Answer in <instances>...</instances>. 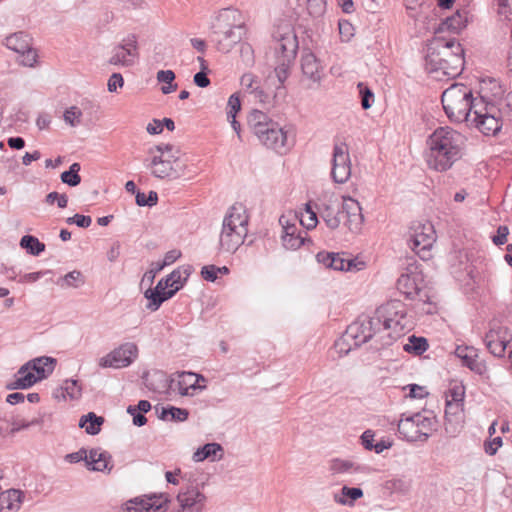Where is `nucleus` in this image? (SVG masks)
<instances>
[{"label": "nucleus", "instance_id": "f257e3e1", "mask_svg": "<svg viewBox=\"0 0 512 512\" xmlns=\"http://www.w3.org/2000/svg\"><path fill=\"white\" fill-rule=\"evenodd\" d=\"M464 136L451 127H439L426 141L425 161L438 172L449 170L463 154Z\"/></svg>", "mask_w": 512, "mask_h": 512}, {"label": "nucleus", "instance_id": "f03ea898", "mask_svg": "<svg viewBox=\"0 0 512 512\" xmlns=\"http://www.w3.org/2000/svg\"><path fill=\"white\" fill-rule=\"evenodd\" d=\"M464 49L455 38L435 34L427 47L425 69L436 78L455 77L464 68Z\"/></svg>", "mask_w": 512, "mask_h": 512}, {"label": "nucleus", "instance_id": "7ed1b4c3", "mask_svg": "<svg viewBox=\"0 0 512 512\" xmlns=\"http://www.w3.org/2000/svg\"><path fill=\"white\" fill-rule=\"evenodd\" d=\"M212 34L221 52H229L245 34V20L240 10L225 8L220 10L212 22Z\"/></svg>", "mask_w": 512, "mask_h": 512}, {"label": "nucleus", "instance_id": "20e7f679", "mask_svg": "<svg viewBox=\"0 0 512 512\" xmlns=\"http://www.w3.org/2000/svg\"><path fill=\"white\" fill-rule=\"evenodd\" d=\"M173 150L172 145L163 143L147 150L143 164L153 177L173 181L184 175L185 165Z\"/></svg>", "mask_w": 512, "mask_h": 512}, {"label": "nucleus", "instance_id": "39448f33", "mask_svg": "<svg viewBox=\"0 0 512 512\" xmlns=\"http://www.w3.org/2000/svg\"><path fill=\"white\" fill-rule=\"evenodd\" d=\"M247 124L251 132L265 147L278 153L289 150L287 132L265 112L253 109L247 117Z\"/></svg>", "mask_w": 512, "mask_h": 512}, {"label": "nucleus", "instance_id": "423d86ee", "mask_svg": "<svg viewBox=\"0 0 512 512\" xmlns=\"http://www.w3.org/2000/svg\"><path fill=\"white\" fill-rule=\"evenodd\" d=\"M248 222L246 207L242 203L232 205L223 219L219 249L223 252H235L247 236Z\"/></svg>", "mask_w": 512, "mask_h": 512}, {"label": "nucleus", "instance_id": "0eeeda50", "mask_svg": "<svg viewBox=\"0 0 512 512\" xmlns=\"http://www.w3.org/2000/svg\"><path fill=\"white\" fill-rule=\"evenodd\" d=\"M200 381L205 382V378L193 372H181L176 378L168 377L163 372H156L147 386L155 392L168 396L175 393L180 396H194L197 391L206 388L205 385H200Z\"/></svg>", "mask_w": 512, "mask_h": 512}, {"label": "nucleus", "instance_id": "6e6552de", "mask_svg": "<svg viewBox=\"0 0 512 512\" xmlns=\"http://www.w3.org/2000/svg\"><path fill=\"white\" fill-rule=\"evenodd\" d=\"M479 98H473L472 90L464 84L455 83L447 88L441 97L444 111L453 122H468L473 114L474 104Z\"/></svg>", "mask_w": 512, "mask_h": 512}, {"label": "nucleus", "instance_id": "1a4fd4ad", "mask_svg": "<svg viewBox=\"0 0 512 512\" xmlns=\"http://www.w3.org/2000/svg\"><path fill=\"white\" fill-rule=\"evenodd\" d=\"M55 360L50 357H39L33 359L23 366L14 374L13 379L6 383V389L18 390L28 389L36 382L46 378L52 373Z\"/></svg>", "mask_w": 512, "mask_h": 512}, {"label": "nucleus", "instance_id": "9d476101", "mask_svg": "<svg viewBox=\"0 0 512 512\" xmlns=\"http://www.w3.org/2000/svg\"><path fill=\"white\" fill-rule=\"evenodd\" d=\"M380 329V320L374 316L359 319L348 326L344 335L336 342L340 354H348L354 347L368 342Z\"/></svg>", "mask_w": 512, "mask_h": 512}, {"label": "nucleus", "instance_id": "9b49d317", "mask_svg": "<svg viewBox=\"0 0 512 512\" xmlns=\"http://www.w3.org/2000/svg\"><path fill=\"white\" fill-rule=\"evenodd\" d=\"M188 275L186 270L182 272L180 269H175L165 278L161 279L154 289H147L144 293L145 298L148 300L146 309L151 312L158 310L163 302L173 297L183 287Z\"/></svg>", "mask_w": 512, "mask_h": 512}, {"label": "nucleus", "instance_id": "f8f14e48", "mask_svg": "<svg viewBox=\"0 0 512 512\" xmlns=\"http://www.w3.org/2000/svg\"><path fill=\"white\" fill-rule=\"evenodd\" d=\"M467 123L474 125L485 135H495L502 127L500 110L480 97L474 104L473 114Z\"/></svg>", "mask_w": 512, "mask_h": 512}, {"label": "nucleus", "instance_id": "ddd939ff", "mask_svg": "<svg viewBox=\"0 0 512 512\" xmlns=\"http://www.w3.org/2000/svg\"><path fill=\"white\" fill-rule=\"evenodd\" d=\"M375 318L380 320V327L401 333L411 327L407 316V307L400 300H390L376 310Z\"/></svg>", "mask_w": 512, "mask_h": 512}, {"label": "nucleus", "instance_id": "4468645a", "mask_svg": "<svg viewBox=\"0 0 512 512\" xmlns=\"http://www.w3.org/2000/svg\"><path fill=\"white\" fill-rule=\"evenodd\" d=\"M436 241V232L430 222L414 223L409 230L408 246L421 259L431 258V249Z\"/></svg>", "mask_w": 512, "mask_h": 512}, {"label": "nucleus", "instance_id": "2eb2a0df", "mask_svg": "<svg viewBox=\"0 0 512 512\" xmlns=\"http://www.w3.org/2000/svg\"><path fill=\"white\" fill-rule=\"evenodd\" d=\"M434 427V419L422 413L402 417L398 423V432L407 441H425Z\"/></svg>", "mask_w": 512, "mask_h": 512}, {"label": "nucleus", "instance_id": "dca6fc26", "mask_svg": "<svg viewBox=\"0 0 512 512\" xmlns=\"http://www.w3.org/2000/svg\"><path fill=\"white\" fill-rule=\"evenodd\" d=\"M138 58L137 36L135 34H128L112 48L108 63L115 67L128 68L134 66Z\"/></svg>", "mask_w": 512, "mask_h": 512}, {"label": "nucleus", "instance_id": "f3484780", "mask_svg": "<svg viewBox=\"0 0 512 512\" xmlns=\"http://www.w3.org/2000/svg\"><path fill=\"white\" fill-rule=\"evenodd\" d=\"M138 356V347L135 343L127 342L113 349L105 356L99 358L101 368H124L129 366Z\"/></svg>", "mask_w": 512, "mask_h": 512}, {"label": "nucleus", "instance_id": "a211bd4d", "mask_svg": "<svg viewBox=\"0 0 512 512\" xmlns=\"http://www.w3.org/2000/svg\"><path fill=\"white\" fill-rule=\"evenodd\" d=\"M328 471L333 476H345L353 482L369 475L371 468L350 459L333 458L328 462Z\"/></svg>", "mask_w": 512, "mask_h": 512}, {"label": "nucleus", "instance_id": "6ab92c4d", "mask_svg": "<svg viewBox=\"0 0 512 512\" xmlns=\"http://www.w3.org/2000/svg\"><path fill=\"white\" fill-rule=\"evenodd\" d=\"M5 45L18 54V62L23 66L32 67L36 63L37 54L31 47L30 38L23 32L6 37Z\"/></svg>", "mask_w": 512, "mask_h": 512}, {"label": "nucleus", "instance_id": "aec40b11", "mask_svg": "<svg viewBox=\"0 0 512 512\" xmlns=\"http://www.w3.org/2000/svg\"><path fill=\"white\" fill-rule=\"evenodd\" d=\"M331 175L336 183H346L351 176V161L348 147L345 143L334 145Z\"/></svg>", "mask_w": 512, "mask_h": 512}, {"label": "nucleus", "instance_id": "412c9836", "mask_svg": "<svg viewBox=\"0 0 512 512\" xmlns=\"http://www.w3.org/2000/svg\"><path fill=\"white\" fill-rule=\"evenodd\" d=\"M342 210L344 225L353 233H359L364 224V215L360 203L350 196L342 197Z\"/></svg>", "mask_w": 512, "mask_h": 512}, {"label": "nucleus", "instance_id": "4be33fe9", "mask_svg": "<svg viewBox=\"0 0 512 512\" xmlns=\"http://www.w3.org/2000/svg\"><path fill=\"white\" fill-rule=\"evenodd\" d=\"M511 338L507 327L495 326L486 334L485 342L488 350L494 356L501 357L504 355Z\"/></svg>", "mask_w": 512, "mask_h": 512}, {"label": "nucleus", "instance_id": "5701e85b", "mask_svg": "<svg viewBox=\"0 0 512 512\" xmlns=\"http://www.w3.org/2000/svg\"><path fill=\"white\" fill-rule=\"evenodd\" d=\"M206 497L196 488H188L177 495L179 508L175 512H202Z\"/></svg>", "mask_w": 512, "mask_h": 512}, {"label": "nucleus", "instance_id": "b1692460", "mask_svg": "<svg viewBox=\"0 0 512 512\" xmlns=\"http://www.w3.org/2000/svg\"><path fill=\"white\" fill-rule=\"evenodd\" d=\"M465 424V411L464 405L459 404H446L445 405V432L451 436L456 437Z\"/></svg>", "mask_w": 512, "mask_h": 512}, {"label": "nucleus", "instance_id": "393cba45", "mask_svg": "<svg viewBox=\"0 0 512 512\" xmlns=\"http://www.w3.org/2000/svg\"><path fill=\"white\" fill-rule=\"evenodd\" d=\"M296 220L297 217L294 218V222H290L284 216L279 219L283 227L282 243L286 249L296 250L304 244L305 237L298 231Z\"/></svg>", "mask_w": 512, "mask_h": 512}, {"label": "nucleus", "instance_id": "a878e982", "mask_svg": "<svg viewBox=\"0 0 512 512\" xmlns=\"http://www.w3.org/2000/svg\"><path fill=\"white\" fill-rule=\"evenodd\" d=\"M298 48L297 39L292 31H288L281 35L275 46L277 59L284 61H294Z\"/></svg>", "mask_w": 512, "mask_h": 512}, {"label": "nucleus", "instance_id": "bb28decb", "mask_svg": "<svg viewBox=\"0 0 512 512\" xmlns=\"http://www.w3.org/2000/svg\"><path fill=\"white\" fill-rule=\"evenodd\" d=\"M164 503L162 497L135 498L126 502L123 512H159Z\"/></svg>", "mask_w": 512, "mask_h": 512}, {"label": "nucleus", "instance_id": "cd10ccee", "mask_svg": "<svg viewBox=\"0 0 512 512\" xmlns=\"http://www.w3.org/2000/svg\"><path fill=\"white\" fill-rule=\"evenodd\" d=\"M86 466L92 471L110 473L113 468L111 455L100 448L91 449Z\"/></svg>", "mask_w": 512, "mask_h": 512}, {"label": "nucleus", "instance_id": "c85d7f7f", "mask_svg": "<svg viewBox=\"0 0 512 512\" xmlns=\"http://www.w3.org/2000/svg\"><path fill=\"white\" fill-rule=\"evenodd\" d=\"M455 355L460 358L465 366L472 371L482 374L485 366L478 360L477 350L469 346H458Z\"/></svg>", "mask_w": 512, "mask_h": 512}, {"label": "nucleus", "instance_id": "c756f323", "mask_svg": "<svg viewBox=\"0 0 512 512\" xmlns=\"http://www.w3.org/2000/svg\"><path fill=\"white\" fill-rule=\"evenodd\" d=\"M468 22V13L466 11H457L454 15L446 18V20L439 25L435 34L439 35L445 31H451L458 34L466 28Z\"/></svg>", "mask_w": 512, "mask_h": 512}, {"label": "nucleus", "instance_id": "7c9ffc66", "mask_svg": "<svg viewBox=\"0 0 512 512\" xmlns=\"http://www.w3.org/2000/svg\"><path fill=\"white\" fill-rule=\"evenodd\" d=\"M301 69L304 76L313 82L321 78V67L314 54L308 52L301 57Z\"/></svg>", "mask_w": 512, "mask_h": 512}, {"label": "nucleus", "instance_id": "2f4dec72", "mask_svg": "<svg viewBox=\"0 0 512 512\" xmlns=\"http://www.w3.org/2000/svg\"><path fill=\"white\" fill-rule=\"evenodd\" d=\"M223 448L218 443H208L203 447L198 448L193 454V460L195 462H201L205 459H210L211 461L220 460L223 457Z\"/></svg>", "mask_w": 512, "mask_h": 512}, {"label": "nucleus", "instance_id": "473e14b6", "mask_svg": "<svg viewBox=\"0 0 512 512\" xmlns=\"http://www.w3.org/2000/svg\"><path fill=\"white\" fill-rule=\"evenodd\" d=\"M361 497H363L361 488L343 486L339 492L333 495V500L340 505L352 506Z\"/></svg>", "mask_w": 512, "mask_h": 512}, {"label": "nucleus", "instance_id": "72a5a7b5", "mask_svg": "<svg viewBox=\"0 0 512 512\" xmlns=\"http://www.w3.org/2000/svg\"><path fill=\"white\" fill-rule=\"evenodd\" d=\"M104 419L93 412L83 415L79 420V427L84 428L87 434L96 435L101 430Z\"/></svg>", "mask_w": 512, "mask_h": 512}, {"label": "nucleus", "instance_id": "f704fd0d", "mask_svg": "<svg viewBox=\"0 0 512 512\" xmlns=\"http://www.w3.org/2000/svg\"><path fill=\"white\" fill-rule=\"evenodd\" d=\"M22 498L23 493L20 490L10 489L1 494L0 501L3 508L15 512L20 509Z\"/></svg>", "mask_w": 512, "mask_h": 512}, {"label": "nucleus", "instance_id": "c9c22d12", "mask_svg": "<svg viewBox=\"0 0 512 512\" xmlns=\"http://www.w3.org/2000/svg\"><path fill=\"white\" fill-rule=\"evenodd\" d=\"M446 404L464 405L465 386L458 381H452L445 392Z\"/></svg>", "mask_w": 512, "mask_h": 512}, {"label": "nucleus", "instance_id": "e433bc0d", "mask_svg": "<svg viewBox=\"0 0 512 512\" xmlns=\"http://www.w3.org/2000/svg\"><path fill=\"white\" fill-rule=\"evenodd\" d=\"M397 288L398 290L406 295L407 297L411 298L415 294H417L419 288L416 281V277L414 275L410 274H402L398 280H397Z\"/></svg>", "mask_w": 512, "mask_h": 512}, {"label": "nucleus", "instance_id": "4c0bfd02", "mask_svg": "<svg viewBox=\"0 0 512 512\" xmlns=\"http://www.w3.org/2000/svg\"><path fill=\"white\" fill-rule=\"evenodd\" d=\"M300 6H304L308 14L314 18L322 17L327 8V0H297Z\"/></svg>", "mask_w": 512, "mask_h": 512}, {"label": "nucleus", "instance_id": "58836bf2", "mask_svg": "<svg viewBox=\"0 0 512 512\" xmlns=\"http://www.w3.org/2000/svg\"><path fill=\"white\" fill-rule=\"evenodd\" d=\"M188 416V410L170 406L167 408H162L159 418L165 421L170 420L175 422H184L188 419Z\"/></svg>", "mask_w": 512, "mask_h": 512}, {"label": "nucleus", "instance_id": "ea45409f", "mask_svg": "<svg viewBox=\"0 0 512 512\" xmlns=\"http://www.w3.org/2000/svg\"><path fill=\"white\" fill-rule=\"evenodd\" d=\"M20 246L33 256H38L45 250V244L32 235L23 236L20 240Z\"/></svg>", "mask_w": 512, "mask_h": 512}, {"label": "nucleus", "instance_id": "a19ab883", "mask_svg": "<svg viewBox=\"0 0 512 512\" xmlns=\"http://www.w3.org/2000/svg\"><path fill=\"white\" fill-rule=\"evenodd\" d=\"M428 348L427 340L423 337L410 336L407 343L404 344L403 349L406 352L421 355Z\"/></svg>", "mask_w": 512, "mask_h": 512}, {"label": "nucleus", "instance_id": "79ce46f5", "mask_svg": "<svg viewBox=\"0 0 512 512\" xmlns=\"http://www.w3.org/2000/svg\"><path fill=\"white\" fill-rule=\"evenodd\" d=\"M81 169V166L79 163H73L69 170L64 171L60 179L64 184H67L68 186L75 187L80 184L81 177L79 175V171Z\"/></svg>", "mask_w": 512, "mask_h": 512}, {"label": "nucleus", "instance_id": "37998d69", "mask_svg": "<svg viewBox=\"0 0 512 512\" xmlns=\"http://www.w3.org/2000/svg\"><path fill=\"white\" fill-rule=\"evenodd\" d=\"M83 112L78 106H70L65 109L63 113L64 122L70 127H77L81 125Z\"/></svg>", "mask_w": 512, "mask_h": 512}, {"label": "nucleus", "instance_id": "c03bdc74", "mask_svg": "<svg viewBox=\"0 0 512 512\" xmlns=\"http://www.w3.org/2000/svg\"><path fill=\"white\" fill-rule=\"evenodd\" d=\"M386 488L393 493L406 494L410 491L411 483L404 478H393L386 482Z\"/></svg>", "mask_w": 512, "mask_h": 512}, {"label": "nucleus", "instance_id": "a18cd8bd", "mask_svg": "<svg viewBox=\"0 0 512 512\" xmlns=\"http://www.w3.org/2000/svg\"><path fill=\"white\" fill-rule=\"evenodd\" d=\"M333 265H331V269L337 271H352L357 269L356 263L354 260L345 259L340 254L335 253L333 258Z\"/></svg>", "mask_w": 512, "mask_h": 512}, {"label": "nucleus", "instance_id": "49530a36", "mask_svg": "<svg viewBox=\"0 0 512 512\" xmlns=\"http://www.w3.org/2000/svg\"><path fill=\"white\" fill-rule=\"evenodd\" d=\"M300 224L304 226L306 229H313L317 225V215L316 213L311 209L309 204H306V208L303 212L300 214Z\"/></svg>", "mask_w": 512, "mask_h": 512}, {"label": "nucleus", "instance_id": "de8ad7c7", "mask_svg": "<svg viewBox=\"0 0 512 512\" xmlns=\"http://www.w3.org/2000/svg\"><path fill=\"white\" fill-rule=\"evenodd\" d=\"M321 217L323 218L326 225L333 230L338 228L341 223L338 213H336L330 207H325V209L321 212Z\"/></svg>", "mask_w": 512, "mask_h": 512}, {"label": "nucleus", "instance_id": "09e8293b", "mask_svg": "<svg viewBox=\"0 0 512 512\" xmlns=\"http://www.w3.org/2000/svg\"><path fill=\"white\" fill-rule=\"evenodd\" d=\"M135 200L138 206L151 207L157 204L158 194L155 191H150L149 194L146 195L143 192L137 191Z\"/></svg>", "mask_w": 512, "mask_h": 512}, {"label": "nucleus", "instance_id": "8fccbe9b", "mask_svg": "<svg viewBox=\"0 0 512 512\" xmlns=\"http://www.w3.org/2000/svg\"><path fill=\"white\" fill-rule=\"evenodd\" d=\"M358 89L361 95V106L363 109L367 110L372 106V103L374 101V94L363 83L358 84Z\"/></svg>", "mask_w": 512, "mask_h": 512}, {"label": "nucleus", "instance_id": "3c124183", "mask_svg": "<svg viewBox=\"0 0 512 512\" xmlns=\"http://www.w3.org/2000/svg\"><path fill=\"white\" fill-rule=\"evenodd\" d=\"M63 281L68 287L77 288L84 284L85 279L80 271L74 270L67 273L64 276Z\"/></svg>", "mask_w": 512, "mask_h": 512}, {"label": "nucleus", "instance_id": "603ef678", "mask_svg": "<svg viewBox=\"0 0 512 512\" xmlns=\"http://www.w3.org/2000/svg\"><path fill=\"white\" fill-rule=\"evenodd\" d=\"M293 61H284V59H278V65L275 68V73L280 84H283L289 75V68Z\"/></svg>", "mask_w": 512, "mask_h": 512}, {"label": "nucleus", "instance_id": "864d4df0", "mask_svg": "<svg viewBox=\"0 0 512 512\" xmlns=\"http://www.w3.org/2000/svg\"><path fill=\"white\" fill-rule=\"evenodd\" d=\"M63 389L71 399H77L81 395V387L77 380H66Z\"/></svg>", "mask_w": 512, "mask_h": 512}, {"label": "nucleus", "instance_id": "5fc2aeb1", "mask_svg": "<svg viewBox=\"0 0 512 512\" xmlns=\"http://www.w3.org/2000/svg\"><path fill=\"white\" fill-rule=\"evenodd\" d=\"M227 118L230 119V118H235L236 117V114L240 111L241 109V102H240V99L238 97V95L235 93V94H232L229 99H228V103H227Z\"/></svg>", "mask_w": 512, "mask_h": 512}, {"label": "nucleus", "instance_id": "6e6d98bb", "mask_svg": "<svg viewBox=\"0 0 512 512\" xmlns=\"http://www.w3.org/2000/svg\"><path fill=\"white\" fill-rule=\"evenodd\" d=\"M181 257V251L173 249L168 251L164 255V259L161 263H156V271H161L165 266L173 264L177 259Z\"/></svg>", "mask_w": 512, "mask_h": 512}, {"label": "nucleus", "instance_id": "4d7b16f0", "mask_svg": "<svg viewBox=\"0 0 512 512\" xmlns=\"http://www.w3.org/2000/svg\"><path fill=\"white\" fill-rule=\"evenodd\" d=\"M241 86L250 94L253 93V89L258 87V78L252 73H245L240 79Z\"/></svg>", "mask_w": 512, "mask_h": 512}, {"label": "nucleus", "instance_id": "13d9d810", "mask_svg": "<svg viewBox=\"0 0 512 512\" xmlns=\"http://www.w3.org/2000/svg\"><path fill=\"white\" fill-rule=\"evenodd\" d=\"M45 202L49 205H53L55 202H57L59 208H65L68 204V197L66 194L50 192L49 194H47Z\"/></svg>", "mask_w": 512, "mask_h": 512}, {"label": "nucleus", "instance_id": "bf43d9fd", "mask_svg": "<svg viewBox=\"0 0 512 512\" xmlns=\"http://www.w3.org/2000/svg\"><path fill=\"white\" fill-rule=\"evenodd\" d=\"M240 56L242 61L247 65L251 66L254 63V55L252 46L248 43H242L240 46Z\"/></svg>", "mask_w": 512, "mask_h": 512}, {"label": "nucleus", "instance_id": "052dcab7", "mask_svg": "<svg viewBox=\"0 0 512 512\" xmlns=\"http://www.w3.org/2000/svg\"><path fill=\"white\" fill-rule=\"evenodd\" d=\"M124 84V79L120 73H113L107 83V88L109 92H117L119 88H121Z\"/></svg>", "mask_w": 512, "mask_h": 512}, {"label": "nucleus", "instance_id": "680f3d73", "mask_svg": "<svg viewBox=\"0 0 512 512\" xmlns=\"http://www.w3.org/2000/svg\"><path fill=\"white\" fill-rule=\"evenodd\" d=\"M29 420H26L24 418L15 417L11 420V429L10 433L15 434L23 430L29 429Z\"/></svg>", "mask_w": 512, "mask_h": 512}, {"label": "nucleus", "instance_id": "e2e57ef3", "mask_svg": "<svg viewBox=\"0 0 512 512\" xmlns=\"http://www.w3.org/2000/svg\"><path fill=\"white\" fill-rule=\"evenodd\" d=\"M89 452L82 448L78 450L77 452L69 453L65 456V460L69 463H78L80 461H85L87 464V458H88Z\"/></svg>", "mask_w": 512, "mask_h": 512}, {"label": "nucleus", "instance_id": "0e129e2a", "mask_svg": "<svg viewBox=\"0 0 512 512\" xmlns=\"http://www.w3.org/2000/svg\"><path fill=\"white\" fill-rule=\"evenodd\" d=\"M218 267L215 265H207L202 267L201 276L206 281L214 282L218 277Z\"/></svg>", "mask_w": 512, "mask_h": 512}, {"label": "nucleus", "instance_id": "69168bd1", "mask_svg": "<svg viewBox=\"0 0 512 512\" xmlns=\"http://www.w3.org/2000/svg\"><path fill=\"white\" fill-rule=\"evenodd\" d=\"M502 446V438L495 437L493 440L484 444V450L488 455H495L497 450Z\"/></svg>", "mask_w": 512, "mask_h": 512}, {"label": "nucleus", "instance_id": "338daca9", "mask_svg": "<svg viewBox=\"0 0 512 512\" xmlns=\"http://www.w3.org/2000/svg\"><path fill=\"white\" fill-rule=\"evenodd\" d=\"M509 234V229L507 226H499L497 229V234L492 238L493 243L495 245H503L507 241V236Z\"/></svg>", "mask_w": 512, "mask_h": 512}, {"label": "nucleus", "instance_id": "774afa93", "mask_svg": "<svg viewBox=\"0 0 512 512\" xmlns=\"http://www.w3.org/2000/svg\"><path fill=\"white\" fill-rule=\"evenodd\" d=\"M156 79L160 83L174 84L175 73L172 70H160L157 72Z\"/></svg>", "mask_w": 512, "mask_h": 512}]
</instances>
